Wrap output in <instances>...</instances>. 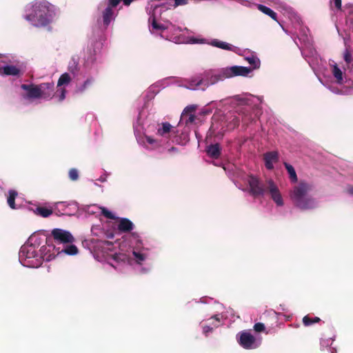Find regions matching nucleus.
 <instances>
[{
  "instance_id": "f257e3e1",
  "label": "nucleus",
  "mask_w": 353,
  "mask_h": 353,
  "mask_svg": "<svg viewBox=\"0 0 353 353\" xmlns=\"http://www.w3.org/2000/svg\"><path fill=\"white\" fill-rule=\"evenodd\" d=\"M111 225L109 221H100L91 228L92 234L97 237L91 241L96 256L120 272H124L130 265H142L150 256L151 248L148 243L138 233L132 232L129 238L132 256L118 253V243L106 241L114 236Z\"/></svg>"
},
{
  "instance_id": "f03ea898",
  "label": "nucleus",
  "mask_w": 353,
  "mask_h": 353,
  "mask_svg": "<svg viewBox=\"0 0 353 353\" xmlns=\"http://www.w3.org/2000/svg\"><path fill=\"white\" fill-rule=\"evenodd\" d=\"M153 117L154 115L146 114L143 109L139 112L133 124L137 142L148 150L166 148L177 130L169 122L156 121Z\"/></svg>"
},
{
  "instance_id": "7ed1b4c3",
  "label": "nucleus",
  "mask_w": 353,
  "mask_h": 353,
  "mask_svg": "<svg viewBox=\"0 0 353 353\" xmlns=\"http://www.w3.org/2000/svg\"><path fill=\"white\" fill-rule=\"evenodd\" d=\"M55 252L52 238L47 237L42 232H34L21 247L19 261L24 267L37 268L43 261L49 262L54 259Z\"/></svg>"
},
{
  "instance_id": "20e7f679",
  "label": "nucleus",
  "mask_w": 353,
  "mask_h": 353,
  "mask_svg": "<svg viewBox=\"0 0 353 353\" xmlns=\"http://www.w3.org/2000/svg\"><path fill=\"white\" fill-rule=\"evenodd\" d=\"M59 8L48 0H33L23 9V18L36 28H46L59 17Z\"/></svg>"
},
{
  "instance_id": "39448f33",
  "label": "nucleus",
  "mask_w": 353,
  "mask_h": 353,
  "mask_svg": "<svg viewBox=\"0 0 353 353\" xmlns=\"http://www.w3.org/2000/svg\"><path fill=\"white\" fill-rule=\"evenodd\" d=\"M146 10L150 15L148 23L151 34L174 43L184 42V37L180 34L183 30L182 28L176 26L170 21L157 19V15L161 11L162 6L151 4L150 7L148 6Z\"/></svg>"
},
{
  "instance_id": "423d86ee",
  "label": "nucleus",
  "mask_w": 353,
  "mask_h": 353,
  "mask_svg": "<svg viewBox=\"0 0 353 353\" xmlns=\"http://www.w3.org/2000/svg\"><path fill=\"white\" fill-rule=\"evenodd\" d=\"M234 99L239 105H245V107L239 110L237 116L232 117L231 120L227 124L225 130L234 129L239 125L240 121H241L243 125H248L255 121L256 114L252 112V109L253 107L258 108V105L262 102L261 97L249 93L236 95Z\"/></svg>"
},
{
  "instance_id": "0eeeda50",
  "label": "nucleus",
  "mask_w": 353,
  "mask_h": 353,
  "mask_svg": "<svg viewBox=\"0 0 353 353\" xmlns=\"http://www.w3.org/2000/svg\"><path fill=\"white\" fill-rule=\"evenodd\" d=\"M330 70L332 75L333 82L323 81L321 83L336 94L349 95L353 94V79L347 78L344 72V66L334 61H330Z\"/></svg>"
},
{
  "instance_id": "6e6552de",
  "label": "nucleus",
  "mask_w": 353,
  "mask_h": 353,
  "mask_svg": "<svg viewBox=\"0 0 353 353\" xmlns=\"http://www.w3.org/2000/svg\"><path fill=\"white\" fill-rule=\"evenodd\" d=\"M312 185L306 182L295 185L290 192L294 205L301 210H310L318 207V201L312 195Z\"/></svg>"
},
{
  "instance_id": "1a4fd4ad",
  "label": "nucleus",
  "mask_w": 353,
  "mask_h": 353,
  "mask_svg": "<svg viewBox=\"0 0 353 353\" xmlns=\"http://www.w3.org/2000/svg\"><path fill=\"white\" fill-rule=\"evenodd\" d=\"M102 42L101 41H97L93 46V52L94 57L91 55L88 57L83 70L81 72V76L83 77L84 80L82 82H77L74 88L76 94H83L88 90L94 83V76L97 74L98 68L97 65L93 62L97 59V55L99 54L102 48Z\"/></svg>"
},
{
  "instance_id": "9d476101",
  "label": "nucleus",
  "mask_w": 353,
  "mask_h": 353,
  "mask_svg": "<svg viewBox=\"0 0 353 353\" xmlns=\"http://www.w3.org/2000/svg\"><path fill=\"white\" fill-rule=\"evenodd\" d=\"M119 4V0H103L99 3V17L97 19V23L104 29H107L115 21L118 14L116 8Z\"/></svg>"
},
{
  "instance_id": "9b49d317",
  "label": "nucleus",
  "mask_w": 353,
  "mask_h": 353,
  "mask_svg": "<svg viewBox=\"0 0 353 353\" xmlns=\"http://www.w3.org/2000/svg\"><path fill=\"white\" fill-rule=\"evenodd\" d=\"M236 340L243 349L254 350L261 345L262 338L260 336H254L250 330H243L236 334Z\"/></svg>"
},
{
  "instance_id": "f8f14e48",
  "label": "nucleus",
  "mask_w": 353,
  "mask_h": 353,
  "mask_svg": "<svg viewBox=\"0 0 353 353\" xmlns=\"http://www.w3.org/2000/svg\"><path fill=\"white\" fill-rule=\"evenodd\" d=\"M16 92L19 96L21 101L31 103L38 99L37 84L31 82L21 83L16 85Z\"/></svg>"
},
{
  "instance_id": "ddd939ff",
  "label": "nucleus",
  "mask_w": 353,
  "mask_h": 353,
  "mask_svg": "<svg viewBox=\"0 0 353 353\" xmlns=\"http://www.w3.org/2000/svg\"><path fill=\"white\" fill-rule=\"evenodd\" d=\"M226 79L224 68L217 70H207L203 74V84L204 86L201 88L202 90H205L206 88L210 85H214L219 81H223Z\"/></svg>"
},
{
  "instance_id": "4468645a",
  "label": "nucleus",
  "mask_w": 353,
  "mask_h": 353,
  "mask_svg": "<svg viewBox=\"0 0 353 353\" xmlns=\"http://www.w3.org/2000/svg\"><path fill=\"white\" fill-rule=\"evenodd\" d=\"M38 99L50 101L54 99L56 102L61 103L57 97V90L54 91V84L52 81L37 84Z\"/></svg>"
},
{
  "instance_id": "2eb2a0df",
  "label": "nucleus",
  "mask_w": 353,
  "mask_h": 353,
  "mask_svg": "<svg viewBox=\"0 0 353 353\" xmlns=\"http://www.w3.org/2000/svg\"><path fill=\"white\" fill-rule=\"evenodd\" d=\"M244 181L249 186V192L254 198L263 196L265 193L264 184L257 176L248 174L245 176Z\"/></svg>"
},
{
  "instance_id": "dca6fc26",
  "label": "nucleus",
  "mask_w": 353,
  "mask_h": 353,
  "mask_svg": "<svg viewBox=\"0 0 353 353\" xmlns=\"http://www.w3.org/2000/svg\"><path fill=\"white\" fill-rule=\"evenodd\" d=\"M77 78L74 77L70 73H63L58 79L57 85V97L59 101H63L66 97V87Z\"/></svg>"
},
{
  "instance_id": "f3484780",
  "label": "nucleus",
  "mask_w": 353,
  "mask_h": 353,
  "mask_svg": "<svg viewBox=\"0 0 353 353\" xmlns=\"http://www.w3.org/2000/svg\"><path fill=\"white\" fill-rule=\"evenodd\" d=\"M224 70L226 79H231L236 77H248L252 72V69L250 68L241 65L225 67Z\"/></svg>"
},
{
  "instance_id": "a211bd4d",
  "label": "nucleus",
  "mask_w": 353,
  "mask_h": 353,
  "mask_svg": "<svg viewBox=\"0 0 353 353\" xmlns=\"http://www.w3.org/2000/svg\"><path fill=\"white\" fill-rule=\"evenodd\" d=\"M52 235L53 243L57 246L61 243H72L74 241V238L70 232L60 228L53 229Z\"/></svg>"
},
{
  "instance_id": "6ab92c4d",
  "label": "nucleus",
  "mask_w": 353,
  "mask_h": 353,
  "mask_svg": "<svg viewBox=\"0 0 353 353\" xmlns=\"http://www.w3.org/2000/svg\"><path fill=\"white\" fill-rule=\"evenodd\" d=\"M268 191L271 199L275 203L276 206L282 207L284 205V201L281 193L276 184L272 179L267 181Z\"/></svg>"
},
{
  "instance_id": "aec40b11",
  "label": "nucleus",
  "mask_w": 353,
  "mask_h": 353,
  "mask_svg": "<svg viewBox=\"0 0 353 353\" xmlns=\"http://www.w3.org/2000/svg\"><path fill=\"white\" fill-rule=\"evenodd\" d=\"M166 86V80L159 81L151 85L144 93V100L145 102L152 100L155 96Z\"/></svg>"
},
{
  "instance_id": "412c9836",
  "label": "nucleus",
  "mask_w": 353,
  "mask_h": 353,
  "mask_svg": "<svg viewBox=\"0 0 353 353\" xmlns=\"http://www.w3.org/2000/svg\"><path fill=\"white\" fill-rule=\"evenodd\" d=\"M24 72V68L21 64L5 65L0 68V74L6 76H13L19 77Z\"/></svg>"
},
{
  "instance_id": "4be33fe9",
  "label": "nucleus",
  "mask_w": 353,
  "mask_h": 353,
  "mask_svg": "<svg viewBox=\"0 0 353 353\" xmlns=\"http://www.w3.org/2000/svg\"><path fill=\"white\" fill-rule=\"evenodd\" d=\"M241 55L244 57V59L250 65L252 71L257 70L261 66V61L259 57L252 52L248 50H241Z\"/></svg>"
},
{
  "instance_id": "5701e85b",
  "label": "nucleus",
  "mask_w": 353,
  "mask_h": 353,
  "mask_svg": "<svg viewBox=\"0 0 353 353\" xmlns=\"http://www.w3.org/2000/svg\"><path fill=\"white\" fill-rule=\"evenodd\" d=\"M208 43L213 47H216V48H220L222 50L231 51L237 54H241V49L239 48L234 46L232 44H230L225 41H220L217 39H213L210 40V41H209Z\"/></svg>"
},
{
  "instance_id": "b1692460",
  "label": "nucleus",
  "mask_w": 353,
  "mask_h": 353,
  "mask_svg": "<svg viewBox=\"0 0 353 353\" xmlns=\"http://www.w3.org/2000/svg\"><path fill=\"white\" fill-rule=\"evenodd\" d=\"M184 81L185 83L183 85V86L192 90L199 89L201 90V88L204 86L203 78H200L199 77L185 79Z\"/></svg>"
},
{
  "instance_id": "393cba45",
  "label": "nucleus",
  "mask_w": 353,
  "mask_h": 353,
  "mask_svg": "<svg viewBox=\"0 0 353 353\" xmlns=\"http://www.w3.org/2000/svg\"><path fill=\"white\" fill-rule=\"evenodd\" d=\"M55 253L57 254L54 255V258L57 256H61L62 254L74 256L78 254V248L76 245L73 244H67L65 245H63V248H61L60 247H57V245H55Z\"/></svg>"
},
{
  "instance_id": "a878e982",
  "label": "nucleus",
  "mask_w": 353,
  "mask_h": 353,
  "mask_svg": "<svg viewBox=\"0 0 353 353\" xmlns=\"http://www.w3.org/2000/svg\"><path fill=\"white\" fill-rule=\"evenodd\" d=\"M83 70H80L79 66V59L76 57H72L68 63V73H70L72 76L77 78V81L79 80V75H81V72Z\"/></svg>"
},
{
  "instance_id": "bb28decb",
  "label": "nucleus",
  "mask_w": 353,
  "mask_h": 353,
  "mask_svg": "<svg viewBox=\"0 0 353 353\" xmlns=\"http://www.w3.org/2000/svg\"><path fill=\"white\" fill-rule=\"evenodd\" d=\"M194 110V107H187L185 108L183 112L181 114V119H180V124L185 123V125H188L189 124H192L195 119V116L192 113V112Z\"/></svg>"
},
{
  "instance_id": "cd10ccee",
  "label": "nucleus",
  "mask_w": 353,
  "mask_h": 353,
  "mask_svg": "<svg viewBox=\"0 0 353 353\" xmlns=\"http://www.w3.org/2000/svg\"><path fill=\"white\" fill-rule=\"evenodd\" d=\"M279 159V154L277 152L272 151L267 152L264 154V161L265 168L268 170H272L274 168V163H276Z\"/></svg>"
},
{
  "instance_id": "c85d7f7f",
  "label": "nucleus",
  "mask_w": 353,
  "mask_h": 353,
  "mask_svg": "<svg viewBox=\"0 0 353 353\" xmlns=\"http://www.w3.org/2000/svg\"><path fill=\"white\" fill-rule=\"evenodd\" d=\"M228 318V316L225 314H216L208 319V321H210L211 322L209 324L214 328H216L223 323V321Z\"/></svg>"
},
{
  "instance_id": "c756f323",
  "label": "nucleus",
  "mask_w": 353,
  "mask_h": 353,
  "mask_svg": "<svg viewBox=\"0 0 353 353\" xmlns=\"http://www.w3.org/2000/svg\"><path fill=\"white\" fill-rule=\"evenodd\" d=\"M134 228L133 223L127 218H121L118 224V229L121 232H127Z\"/></svg>"
},
{
  "instance_id": "7c9ffc66",
  "label": "nucleus",
  "mask_w": 353,
  "mask_h": 353,
  "mask_svg": "<svg viewBox=\"0 0 353 353\" xmlns=\"http://www.w3.org/2000/svg\"><path fill=\"white\" fill-rule=\"evenodd\" d=\"M221 146L219 143L211 144L206 148L208 155L213 159H217L221 154Z\"/></svg>"
},
{
  "instance_id": "2f4dec72",
  "label": "nucleus",
  "mask_w": 353,
  "mask_h": 353,
  "mask_svg": "<svg viewBox=\"0 0 353 353\" xmlns=\"http://www.w3.org/2000/svg\"><path fill=\"white\" fill-rule=\"evenodd\" d=\"M256 6L263 14L268 15L270 17H271L272 19L278 22L277 20V14L273 11L271 8L262 5V4H256Z\"/></svg>"
},
{
  "instance_id": "473e14b6",
  "label": "nucleus",
  "mask_w": 353,
  "mask_h": 353,
  "mask_svg": "<svg viewBox=\"0 0 353 353\" xmlns=\"http://www.w3.org/2000/svg\"><path fill=\"white\" fill-rule=\"evenodd\" d=\"M33 212L37 215H39L43 218L50 216L53 213V209L52 208H48L44 207H37Z\"/></svg>"
},
{
  "instance_id": "72a5a7b5",
  "label": "nucleus",
  "mask_w": 353,
  "mask_h": 353,
  "mask_svg": "<svg viewBox=\"0 0 353 353\" xmlns=\"http://www.w3.org/2000/svg\"><path fill=\"white\" fill-rule=\"evenodd\" d=\"M70 204L65 201H59L54 203L53 211L57 214H64L65 210Z\"/></svg>"
},
{
  "instance_id": "f704fd0d",
  "label": "nucleus",
  "mask_w": 353,
  "mask_h": 353,
  "mask_svg": "<svg viewBox=\"0 0 353 353\" xmlns=\"http://www.w3.org/2000/svg\"><path fill=\"white\" fill-rule=\"evenodd\" d=\"M101 209V206L97 205V204H92L85 205L83 208V210L85 212L88 214H93V215H99L100 210Z\"/></svg>"
},
{
  "instance_id": "c9c22d12",
  "label": "nucleus",
  "mask_w": 353,
  "mask_h": 353,
  "mask_svg": "<svg viewBox=\"0 0 353 353\" xmlns=\"http://www.w3.org/2000/svg\"><path fill=\"white\" fill-rule=\"evenodd\" d=\"M305 30H303V35L301 37H299V41H303V42H304L305 48H308L310 53L312 57H314L316 54V51L312 49L310 39L305 34Z\"/></svg>"
},
{
  "instance_id": "e433bc0d",
  "label": "nucleus",
  "mask_w": 353,
  "mask_h": 353,
  "mask_svg": "<svg viewBox=\"0 0 353 353\" xmlns=\"http://www.w3.org/2000/svg\"><path fill=\"white\" fill-rule=\"evenodd\" d=\"M17 192L14 190H10L8 192V196L7 198V203L9 207L12 209H17L14 201L17 196Z\"/></svg>"
},
{
  "instance_id": "4c0bfd02",
  "label": "nucleus",
  "mask_w": 353,
  "mask_h": 353,
  "mask_svg": "<svg viewBox=\"0 0 353 353\" xmlns=\"http://www.w3.org/2000/svg\"><path fill=\"white\" fill-rule=\"evenodd\" d=\"M284 165L287 170L291 182L296 183L298 180V178L294 167L288 163H285Z\"/></svg>"
},
{
  "instance_id": "58836bf2",
  "label": "nucleus",
  "mask_w": 353,
  "mask_h": 353,
  "mask_svg": "<svg viewBox=\"0 0 353 353\" xmlns=\"http://www.w3.org/2000/svg\"><path fill=\"white\" fill-rule=\"evenodd\" d=\"M343 59L346 65L353 72V58L351 52L347 49H346L343 53Z\"/></svg>"
},
{
  "instance_id": "ea45409f",
  "label": "nucleus",
  "mask_w": 353,
  "mask_h": 353,
  "mask_svg": "<svg viewBox=\"0 0 353 353\" xmlns=\"http://www.w3.org/2000/svg\"><path fill=\"white\" fill-rule=\"evenodd\" d=\"M100 210L101 211L99 212V215H103L105 218L109 219H112V220L117 219V217L115 216V214L112 211L107 209L106 208L101 206V209Z\"/></svg>"
},
{
  "instance_id": "a19ab883",
  "label": "nucleus",
  "mask_w": 353,
  "mask_h": 353,
  "mask_svg": "<svg viewBox=\"0 0 353 353\" xmlns=\"http://www.w3.org/2000/svg\"><path fill=\"white\" fill-rule=\"evenodd\" d=\"M320 321V319L319 317H314L313 319L310 318L308 316H305L303 319V323L305 326L311 325L315 323H318Z\"/></svg>"
},
{
  "instance_id": "79ce46f5",
  "label": "nucleus",
  "mask_w": 353,
  "mask_h": 353,
  "mask_svg": "<svg viewBox=\"0 0 353 353\" xmlns=\"http://www.w3.org/2000/svg\"><path fill=\"white\" fill-rule=\"evenodd\" d=\"M335 339V336L333 337H330L326 339H322L321 341V348H327L330 347Z\"/></svg>"
},
{
  "instance_id": "37998d69",
  "label": "nucleus",
  "mask_w": 353,
  "mask_h": 353,
  "mask_svg": "<svg viewBox=\"0 0 353 353\" xmlns=\"http://www.w3.org/2000/svg\"><path fill=\"white\" fill-rule=\"evenodd\" d=\"M275 1V4H277L280 8L283 10L284 11L290 13L292 12V8L288 6L286 3L281 2L280 0H274Z\"/></svg>"
},
{
  "instance_id": "c03bdc74",
  "label": "nucleus",
  "mask_w": 353,
  "mask_h": 353,
  "mask_svg": "<svg viewBox=\"0 0 353 353\" xmlns=\"http://www.w3.org/2000/svg\"><path fill=\"white\" fill-rule=\"evenodd\" d=\"M69 178L72 181H77L79 179V171L76 168H72L69 170Z\"/></svg>"
},
{
  "instance_id": "a18cd8bd",
  "label": "nucleus",
  "mask_w": 353,
  "mask_h": 353,
  "mask_svg": "<svg viewBox=\"0 0 353 353\" xmlns=\"http://www.w3.org/2000/svg\"><path fill=\"white\" fill-rule=\"evenodd\" d=\"M254 330L256 332H261L265 331V327L263 323H256L254 325Z\"/></svg>"
},
{
  "instance_id": "49530a36",
  "label": "nucleus",
  "mask_w": 353,
  "mask_h": 353,
  "mask_svg": "<svg viewBox=\"0 0 353 353\" xmlns=\"http://www.w3.org/2000/svg\"><path fill=\"white\" fill-rule=\"evenodd\" d=\"M221 314H225L228 316L227 319H230V321H234V311L232 308H228L225 312H222Z\"/></svg>"
},
{
  "instance_id": "de8ad7c7",
  "label": "nucleus",
  "mask_w": 353,
  "mask_h": 353,
  "mask_svg": "<svg viewBox=\"0 0 353 353\" xmlns=\"http://www.w3.org/2000/svg\"><path fill=\"white\" fill-rule=\"evenodd\" d=\"M214 327H212L210 324L203 326V333L208 336L209 333L212 332Z\"/></svg>"
},
{
  "instance_id": "09e8293b",
  "label": "nucleus",
  "mask_w": 353,
  "mask_h": 353,
  "mask_svg": "<svg viewBox=\"0 0 353 353\" xmlns=\"http://www.w3.org/2000/svg\"><path fill=\"white\" fill-rule=\"evenodd\" d=\"M188 0H174V7L176 8L179 6H184L188 4Z\"/></svg>"
},
{
  "instance_id": "8fccbe9b",
  "label": "nucleus",
  "mask_w": 353,
  "mask_h": 353,
  "mask_svg": "<svg viewBox=\"0 0 353 353\" xmlns=\"http://www.w3.org/2000/svg\"><path fill=\"white\" fill-rule=\"evenodd\" d=\"M330 4L334 5L338 10L341 8V0H330Z\"/></svg>"
},
{
  "instance_id": "3c124183",
  "label": "nucleus",
  "mask_w": 353,
  "mask_h": 353,
  "mask_svg": "<svg viewBox=\"0 0 353 353\" xmlns=\"http://www.w3.org/2000/svg\"><path fill=\"white\" fill-rule=\"evenodd\" d=\"M108 176V174L107 172H105L103 174L100 176V177L99 179H97V181H99L102 183L105 182L107 181Z\"/></svg>"
},
{
  "instance_id": "603ef678",
  "label": "nucleus",
  "mask_w": 353,
  "mask_h": 353,
  "mask_svg": "<svg viewBox=\"0 0 353 353\" xmlns=\"http://www.w3.org/2000/svg\"><path fill=\"white\" fill-rule=\"evenodd\" d=\"M121 1H123L125 6H128L133 1V0H119V3H121Z\"/></svg>"
},
{
  "instance_id": "864d4df0",
  "label": "nucleus",
  "mask_w": 353,
  "mask_h": 353,
  "mask_svg": "<svg viewBox=\"0 0 353 353\" xmlns=\"http://www.w3.org/2000/svg\"><path fill=\"white\" fill-rule=\"evenodd\" d=\"M207 299H210V300H212V299L210 298H207V297H203L200 299L199 301V303H207L208 302L206 301ZM196 303H199V301H196Z\"/></svg>"
},
{
  "instance_id": "5fc2aeb1",
  "label": "nucleus",
  "mask_w": 353,
  "mask_h": 353,
  "mask_svg": "<svg viewBox=\"0 0 353 353\" xmlns=\"http://www.w3.org/2000/svg\"><path fill=\"white\" fill-rule=\"evenodd\" d=\"M347 191L349 194L353 196V186L348 187Z\"/></svg>"
},
{
  "instance_id": "6e6d98bb",
  "label": "nucleus",
  "mask_w": 353,
  "mask_h": 353,
  "mask_svg": "<svg viewBox=\"0 0 353 353\" xmlns=\"http://www.w3.org/2000/svg\"><path fill=\"white\" fill-rule=\"evenodd\" d=\"M178 151V149L175 147H171L168 149V152H176Z\"/></svg>"
},
{
  "instance_id": "4d7b16f0",
  "label": "nucleus",
  "mask_w": 353,
  "mask_h": 353,
  "mask_svg": "<svg viewBox=\"0 0 353 353\" xmlns=\"http://www.w3.org/2000/svg\"><path fill=\"white\" fill-rule=\"evenodd\" d=\"M148 270H149V269H148V268H141L140 272L141 273H145V272H148Z\"/></svg>"
},
{
  "instance_id": "13d9d810",
  "label": "nucleus",
  "mask_w": 353,
  "mask_h": 353,
  "mask_svg": "<svg viewBox=\"0 0 353 353\" xmlns=\"http://www.w3.org/2000/svg\"><path fill=\"white\" fill-rule=\"evenodd\" d=\"M188 141V139L186 138V136H185L184 137V143L183 142H179L178 141H176V142L178 143V144H184L185 142Z\"/></svg>"
},
{
  "instance_id": "bf43d9fd",
  "label": "nucleus",
  "mask_w": 353,
  "mask_h": 353,
  "mask_svg": "<svg viewBox=\"0 0 353 353\" xmlns=\"http://www.w3.org/2000/svg\"><path fill=\"white\" fill-rule=\"evenodd\" d=\"M330 353H336V350L334 347L330 349Z\"/></svg>"
},
{
  "instance_id": "052dcab7",
  "label": "nucleus",
  "mask_w": 353,
  "mask_h": 353,
  "mask_svg": "<svg viewBox=\"0 0 353 353\" xmlns=\"http://www.w3.org/2000/svg\"><path fill=\"white\" fill-rule=\"evenodd\" d=\"M301 53H302V55H303V57H307V55H306V50H305V49L302 50H301Z\"/></svg>"
},
{
  "instance_id": "680f3d73",
  "label": "nucleus",
  "mask_w": 353,
  "mask_h": 353,
  "mask_svg": "<svg viewBox=\"0 0 353 353\" xmlns=\"http://www.w3.org/2000/svg\"><path fill=\"white\" fill-rule=\"evenodd\" d=\"M307 62H308V63L310 64V65L312 68H313V65H312V62H311L310 60H307Z\"/></svg>"
},
{
  "instance_id": "e2e57ef3",
  "label": "nucleus",
  "mask_w": 353,
  "mask_h": 353,
  "mask_svg": "<svg viewBox=\"0 0 353 353\" xmlns=\"http://www.w3.org/2000/svg\"><path fill=\"white\" fill-rule=\"evenodd\" d=\"M94 185L96 186H99V185L97 182H94Z\"/></svg>"
},
{
  "instance_id": "0e129e2a",
  "label": "nucleus",
  "mask_w": 353,
  "mask_h": 353,
  "mask_svg": "<svg viewBox=\"0 0 353 353\" xmlns=\"http://www.w3.org/2000/svg\"><path fill=\"white\" fill-rule=\"evenodd\" d=\"M219 307L221 308L223 307V305H220Z\"/></svg>"
}]
</instances>
